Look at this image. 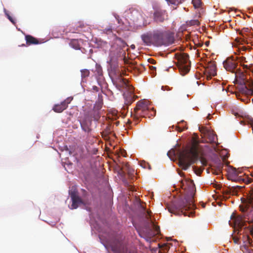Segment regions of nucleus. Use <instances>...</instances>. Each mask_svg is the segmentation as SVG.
Listing matches in <instances>:
<instances>
[{
    "label": "nucleus",
    "instance_id": "nucleus-1",
    "mask_svg": "<svg viewBox=\"0 0 253 253\" xmlns=\"http://www.w3.org/2000/svg\"><path fill=\"white\" fill-rule=\"evenodd\" d=\"M180 187L184 191V197L177 203L168 207L169 211L175 215L183 214L184 216L193 217L195 215L194 195L195 187L192 180L187 179L179 181Z\"/></svg>",
    "mask_w": 253,
    "mask_h": 253
},
{
    "label": "nucleus",
    "instance_id": "nucleus-2",
    "mask_svg": "<svg viewBox=\"0 0 253 253\" xmlns=\"http://www.w3.org/2000/svg\"><path fill=\"white\" fill-rule=\"evenodd\" d=\"M200 149L198 135L193 137L190 147H187L178 152L179 165L184 170L187 169L199 159Z\"/></svg>",
    "mask_w": 253,
    "mask_h": 253
},
{
    "label": "nucleus",
    "instance_id": "nucleus-3",
    "mask_svg": "<svg viewBox=\"0 0 253 253\" xmlns=\"http://www.w3.org/2000/svg\"><path fill=\"white\" fill-rule=\"evenodd\" d=\"M103 104L102 96H98L97 101L95 102L93 108L84 110V117L80 124L82 129L88 134L92 131L91 128L92 121H97L100 118V109L102 107Z\"/></svg>",
    "mask_w": 253,
    "mask_h": 253
},
{
    "label": "nucleus",
    "instance_id": "nucleus-4",
    "mask_svg": "<svg viewBox=\"0 0 253 253\" xmlns=\"http://www.w3.org/2000/svg\"><path fill=\"white\" fill-rule=\"evenodd\" d=\"M244 207L242 208L240 207L242 211L248 213L244 215V219L241 216L236 217L233 215L231 216V219L233 220L234 227L238 229V230L242 228H247L246 219L249 220V222H253V211L252 210L253 207V187L252 188L248 197L247 202L244 204Z\"/></svg>",
    "mask_w": 253,
    "mask_h": 253
},
{
    "label": "nucleus",
    "instance_id": "nucleus-5",
    "mask_svg": "<svg viewBox=\"0 0 253 253\" xmlns=\"http://www.w3.org/2000/svg\"><path fill=\"white\" fill-rule=\"evenodd\" d=\"M143 211L146 218L145 227L146 232H140L139 235L141 237L146 238L147 241H149L152 237L160 232V229L159 226L156 225L150 218L151 211H145L144 208Z\"/></svg>",
    "mask_w": 253,
    "mask_h": 253
},
{
    "label": "nucleus",
    "instance_id": "nucleus-6",
    "mask_svg": "<svg viewBox=\"0 0 253 253\" xmlns=\"http://www.w3.org/2000/svg\"><path fill=\"white\" fill-rule=\"evenodd\" d=\"M174 34L170 31H154V45L161 46H168L174 42Z\"/></svg>",
    "mask_w": 253,
    "mask_h": 253
},
{
    "label": "nucleus",
    "instance_id": "nucleus-7",
    "mask_svg": "<svg viewBox=\"0 0 253 253\" xmlns=\"http://www.w3.org/2000/svg\"><path fill=\"white\" fill-rule=\"evenodd\" d=\"M177 64L180 72L184 75L190 70L189 55L186 53H182L177 56Z\"/></svg>",
    "mask_w": 253,
    "mask_h": 253
},
{
    "label": "nucleus",
    "instance_id": "nucleus-8",
    "mask_svg": "<svg viewBox=\"0 0 253 253\" xmlns=\"http://www.w3.org/2000/svg\"><path fill=\"white\" fill-rule=\"evenodd\" d=\"M239 173L237 170L235 169H232L228 172V179L234 181H242L246 184H250L253 181L252 178L247 175L242 177L239 176Z\"/></svg>",
    "mask_w": 253,
    "mask_h": 253
},
{
    "label": "nucleus",
    "instance_id": "nucleus-9",
    "mask_svg": "<svg viewBox=\"0 0 253 253\" xmlns=\"http://www.w3.org/2000/svg\"><path fill=\"white\" fill-rule=\"evenodd\" d=\"M150 101L147 99H142L139 101L134 109V115L136 117H142L145 112L149 109Z\"/></svg>",
    "mask_w": 253,
    "mask_h": 253
},
{
    "label": "nucleus",
    "instance_id": "nucleus-10",
    "mask_svg": "<svg viewBox=\"0 0 253 253\" xmlns=\"http://www.w3.org/2000/svg\"><path fill=\"white\" fill-rule=\"evenodd\" d=\"M224 68L227 71L232 73L235 72L238 62L236 58L233 57H229L223 63Z\"/></svg>",
    "mask_w": 253,
    "mask_h": 253
},
{
    "label": "nucleus",
    "instance_id": "nucleus-11",
    "mask_svg": "<svg viewBox=\"0 0 253 253\" xmlns=\"http://www.w3.org/2000/svg\"><path fill=\"white\" fill-rule=\"evenodd\" d=\"M70 194L72 201V204L71 205V209H76L79 207L80 205L84 204L83 200L79 196L78 193L77 191H72Z\"/></svg>",
    "mask_w": 253,
    "mask_h": 253
},
{
    "label": "nucleus",
    "instance_id": "nucleus-12",
    "mask_svg": "<svg viewBox=\"0 0 253 253\" xmlns=\"http://www.w3.org/2000/svg\"><path fill=\"white\" fill-rule=\"evenodd\" d=\"M168 14L165 10L158 9L154 13V20L157 22H163L168 19Z\"/></svg>",
    "mask_w": 253,
    "mask_h": 253
},
{
    "label": "nucleus",
    "instance_id": "nucleus-13",
    "mask_svg": "<svg viewBox=\"0 0 253 253\" xmlns=\"http://www.w3.org/2000/svg\"><path fill=\"white\" fill-rule=\"evenodd\" d=\"M117 82L122 85V86L126 87L128 91L129 95H132L135 93H139V92H135L134 88L127 84L126 81L125 79L122 78L121 75L120 74L118 78L117 79Z\"/></svg>",
    "mask_w": 253,
    "mask_h": 253
},
{
    "label": "nucleus",
    "instance_id": "nucleus-14",
    "mask_svg": "<svg viewBox=\"0 0 253 253\" xmlns=\"http://www.w3.org/2000/svg\"><path fill=\"white\" fill-rule=\"evenodd\" d=\"M73 100V97L70 96L68 97L65 100L62 102L60 104L55 105L53 110L54 112L61 113L68 106V104Z\"/></svg>",
    "mask_w": 253,
    "mask_h": 253
},
{
    "label": "nucleus",
    "instance_id": "nucleus-15",
    "mask_svg": "<svg viewBox=\"0 0 253 253\" xmlns=\"http://www.w3.org/2000/svg\"><path fill=\"white\" fill-rule=\"evenodd\" d=\"M144 43L146 45H154V32L153 33H147L141 36Z\"/></svg>",
    "mask_w": 253,
    "mask_h": 253
},
{
    "label": "nucleus",
    "instance_id": "nucleus-16",
    "mask_svg": "<svg viewBox=\"0 0 253 253\" xmlns=\"http://www.w3.org/2000/svg\"><path fill=\"white\" fill-rule=\"evenodd\" d=\"M240 91L244 95H253V86L252 84H241L239 88Z\"/></svg>",
    "mask_w": 253,
    "mask_h": 253
},
{
    "label": "nucleus",
    "instance_id": "nucleus-17",
    "mask_svg": "<svg viewBox=\"0 0 253 253\" xmlns=\"http://www.w3.org/2000/svg\"><path fill=\"white\" fill-rule=\"evenodd\" d=\"M206 70L209 74L211 76H215L216 75V65L215 61H211L207 64Z\"/></svg>",
    "mask_w": 253,
    "mask_h": 253
},
{
    "label": "nucleus",
    "instance_id": "nucleus-18",
    "mask_svg": "<svg viewBox=\"0 0 253 253\" xmlns=\"http://www.w3.org/2000/svg\"><path fill=\"white\" fill-rule=\"evenodd\" d=\"M25 40L26 41L27 45L31 44H38L40 43L39 40L31 35H26Z\"/></svg>",
    "mask_w": 253,
    "mask_h": 253
},
{
    "label": "nucleus",
    "instance_id": "nucleus-19",
    "mask_svg": "<svg viewBox=\"0 0 253 253\" xmlns=\"http://www.w3.org/2000/svg\"><path fill=\"white\" fill-rule=\"evenodd\" d=\"M214 167L215 168L216 170V174H218L221 172L223 167V164L219 158H217L215 160L214 162Z\"/></svg>",
    "mask_w": 253,
    "mask_h": 253
},
{
    "label": "nucleus",
    "instance_id": "nucleus-20",
    "mask_svg": "<svg viewBox=\"0 0 253 253\" xmlns=\"http://www.w3.org/2000/svg\"><path fill=\"white\" fill-rule=\"evenodd\" d=\"M205 137L208 139V142L211 143H215L216 135L213 132L208 131L205 133Z\"/></svg>",
    "mask_w": 253,
    "mask_h": 253
},
{
    "label": "nucleus",
    "instance_id": "nucleus-21",
    "mask_svg": "<svg viewBox=\"0 0 253 253\" xmlns=\"http://www.w3.org/2000/svg\"><path fill=\"white\" fill-rule=\"evenodd\" d=\"M234 73L235 74L236 78H239L240 79L243 80V82L246 80V77L245 73L241 71L240 69H237Z\"/></svg>",
    "mask_w": 253,
    "mask_h": 253
},
{
    "label": "nucleus",
    "instance_id": "nucleus-22",
    "mask_svg": "<svg viewBox=\"0 0 253 253\" xmlns=\"http://www.w3.org/2000/svg\"><path fill=\"white\" fill-rule=\"evenodd\" d=\"M124 104L126 106L130 105L134 100L133 96H123Z\"/></svg>",
    "mask_w": 253,
    "mask_h": 253
},
{
    "label": "nucleus",
    "instance_id": "nucleus-23",
    "mask_svg": "<svg viewBox=\"0 0 253 253\" xmlns=\"http://www.w3.org/2000/svg\"><path fill=\"white\" fill-rule=\"evenodd\" d=\"M69 44L71 46L75 49H80V44L78 40L72 39L71 40Z\"/></svg>",
    "mask_w": 253,
    "mask_h": 253
},
{
    "label": "nucleus",
    "instance_id": "nucleus-24",
    "mask_svg": "<svg viewBox=\"0 0 253 253\" xmlns=\"http://www.w3.org/2000/svg\"><path fill=\"white\" fill-rule=\"evenodd\" d=\"M95 75L100 77L103 75L102 69L101 66L98 64L95 65V70L94 71Z\"/></svg>",
    "mask_w": 253,
    "mask_h": 253
},
{
    "label": "nucleus",
    "instance_id": "nucleus-25",
    "mask_svg": "<svg viewBox=\"0 0 253 253\" xmlns=\"http://www.w3.org/2000/svg\"><path fill=\"white\" fill-rule=\"evenodd\" d=\"M140 15L139 12L136 10H132L131 11V18L134 21H137L138 17Z\"/></svg>",
    "mask_w": 253,
    "mask_h": 253
},
{
    "label": "nucleus",
    "instance_id": "nucleus-26",
    "mask_svg": "<svg viewBox=\"0 0 253 253\" xmlns=\"http://www.w3.org/2000/svg\"><path fill=\"white\" fill-rule=\"evenodd\" d=\"M238 99L241 100L242 101L247 103L250 101L249 96H236Z\"/></svg>",
    "mask_w": 253,
    "mask_h": 253
},
{
    "label": "nucleus",
    "instance_id": "nucleus-27",
    "mask_svg": "<svg viewBox=\"0 0 253 253\" xmlns=\"http://www.w3.org/2000/svg\"><path fill=\"white\" fill-rule=\"evenodd\" d=\"M81 77L82 78L83 80L85 78L89 76L90 72L87 69H83L81 71Z\"/></svg>",
    "mask_w": 253,
    "mask_h": 253
},
{
    "label": "nucleus",
    "instance_id": "nucleus-28",
    "mask_svg": "<svg viewBox=\"0 0 253 253\" xmlns=\"http://www.w3.org/2000/svg\"><path fill=\"white\" fill-rule=\"evenodd\" d=\"M130 168V166L128 163H125L123 164V165L122 166V170L123 173H127V172L128 171Z\"/></svg>",
    "mask_w": 253,
    "mask_h": 253
},
{
    "label": "nucleus",
    "instance_id": "nucleus-29",
    "mask_svg": "<svg viewBox=\"0 0 253 253\" xmlns=\"http://www.w3.org/2000/svg\"><path fill=\"white\" fill-rule=\"evenodd\" d=\"M192 3L195 8L200 7L202 4L201 0H193Z\"/></svg>",
    "mask_w": 253,
    "mask_h": 253
},
{
    "label": "nucleus",
    "instance_id": "nucleus-30",
    "mask_svg": "<svg viewBox=\"0 0 253 253\" xmlns=\"http://www.w3.org/2000/svg\"><path fill=\"white\" fill-rule=\"evenodd\" d=\"M168 1V2L169 4H172L174 5H178L181 3L184 0H166Z\"/></svg>",
    "mask_w": 253,
    "mask_h": 253
},
{
    "label": "nucleus",
    "instance_id": "nucleus-31",
    "mask_svg": "<svg viewBox=\"0 0 253 253\" xmlns=\"http://www.w3.org/2000/svg\"><path fill=\"white\" fill-rule=\"evenodd\" d=\"M112 250L113 251L117 252L118 253H127V252L125 251H122L120 247H112Z\"/></svg>",
    "mask_w": 253,
    "mask_h": 253
},
{
    "label": "nucleus",
    "instance_id": "nucleus-32",
    "mask_svg": "<svg viewBox=\"0 0 253 253\" xmlns=\"http://www.w3.org/2000/svg\"><path fill=\"white\" fill-rule=\"evenodd\" d=\"M134 173H135L134 169L131 167L129 168V170L127 172V174L128 175V176L129 177L133 176Z\"/></svg>",
    "mask_w": 253,
    "mask_h": 253
},
{
    "label": "nucleus",
    "instance_id": "nucleus-33",
    "mask_svg": "<svg viewBox=\"0 0 253 253\" xmlns=\"http://www.w3.org/2000/svg\"><path fill=\"white\" fill-rule=\"evenodd\" d=\"M134 173H135L134 169L131 167L129 168V170L127 172V174L128 175V176L129 177L133 176Z\"/></svg>",
    "mask_w": 253,
    "mask_h": 253
},
{
    "label": "nucleus",
    "instance_id": "nucleus-34",
    "mask_svg": "<svg viewBox=\"0 0 253 253\" xmlns=\"http://www.w3.org/2000/svg\"><path fill=\"white\" fill-rule=\"evenodd\" d=\"M5 14L7 16V18L14 24H15V22L14 20L12 18L11 16H10L7 12V11L4 9Z\"/></svg>",
    "mask_w": 253,
    "mask_h": 253
},
{
    "label": "nucleus",
    "instance_id": "nucleus-35",
    "mask_svg": "<svg viewBox=\"0 0 253 253\" xmlns=\"http://www.w3.org/2000/svg\"><path fill=\"white\" fill-rule=\"evenodd\" d=\"M104 33L106 34H109L112 32V27H109L108 28H105L103 30Z\"/></svg>",
    "mask_w": 253,
    "mask_h": 253
},
{
    "label": "nucleus",
    "instance_id": "nucleus-36",
    "mask_svg": "<svg viewBox=\"0 0 253 253\" xmlns=\"http://www.w3.org/2000/svg\"><path fill=\"white\" fill-rule=\"evenodd\" d=\"M200 161H201V164L203 166H206L207 165V161L206 160V159L203 158H201L200 159Z\"/></svg>",
    "mask_w": 253,
    "mask_h": 253
},
{
    "label": "nucleus",
    "instance_id": "nucleus-37",
    "mask_svg": "<svg viewBox=\"0 0 253 253\" xmlns=\"http://www.w3.org/2000/svg\"><path fill=\"white\" fill-rule=\"evenodd\" d=\"M77 27H79V28H83L84 27V24H83V23H81V22H79L78 23V25L77 26Z\"/></svg>",
    "mask_w": 253,
    "mask_h": 253
},
{
    "label": "nucleus",
    "instance_id": "nucleus-38",
    "mask_svg": "<svg viewBox=\"0 0 253 253\" xmlns=\"http://www.w3.org/2000/svg\"><path fill=\"white\" fill-rule=\"evenodd\" d=\"M121 155L123 156V157H126V152L125 151H123L121 152Z\"/></svg>",
    "mask_w": 253,
    "mask_h": 253
},
{
    "label": "nucleus",
    "instance_id": "nucleus-39",
    "mask_svg": "<svg viewBox=\"0 0 253 253\" xmlns=\"http://www.w3.org/2000/svg\"><path fill=\"white\" fill-rule=\"evenodd\" d=\"M244 186H237L236 187V188L238 189V190H240L242 188H243Z\"/></svg>",
    "mask_w": 253,
    "mask_h": 253
},
{
    "label": "nucleus",
    "instance_id": "nucleus-40",
    "mask_svg": "<svg viewBox=\"0 0 253 253\" xmlns=\"http://www.w3.org/2000/svg\"><path fill=\"white\" fill-rule=\"evenodd\" d=\"M92 89L94 90H98V88L96 86H93Z\"/></svg>",
    "mask_w": 253,
    "mask_h": 253
},
{
    "label": "nucleus",
    "instance_id": "nucleus-41",
    "mask_svg": "<svg viewBox=\"0 0 253 253\" xmlns=\"http://www.w3.org/2000/svg\"><path fill=\"white\" fill-rule=\"evenodd\" d=\"M252 170L250 171L251 175L253 177V167L251 168Z\"/></svg>",
    "mask_w": 253,
    "mask_h": 253
},
{
    "label": "nucleus",
    "instance_id": "nucleus-42",
    "mask_svg": "<svg viewBox=\"0 0 253 253\" xmlns=\"http://www.w3.org/2000/svg\"><path fill=\"white\" fill-rule=\"evenodd\" d=\"M240 49L242 50L243 51H245L247 49V47L243 46Z\"/></svg>",
    "mask_w": 253,
    "mask_h": 253
},
{
    "label": "nucleus",
    "instance_id": "nucleus-43",
    "mask_svg": "<svg viewBox=\"0 0 253 253\" xmlns=\"http://www.w3.org/2000/svg\"><path fill=\"white\" fill-rule=\"evenodd\" d=\"M245 60V57H242L241 58V59L240 61H244Z\"/></svg>",
    "mask_w": 253,
    "mask_h": 253
},
{
    "label": "nucleus",
    "instance_id": "nucleus-44",
    "mask_svg": "<svg viewBox=\"0 0 253 253\" xmlns=\"http://www.w3.org/2000/svg\"><path fill=\"white\" fill-rule=\"evenodd\" d=\"M164 88H167V86H165V87H164V86H162V89H164H164H164Z\"/></svg>",
    "mask_w": 253,
    "mask_h": 253
},
{
    "label": "nucleus",
    "instance_id": "nucleus-45",
    "mask_svg": "<svg viewBox=\"0 0 253 253\" xmlns=\"http://www.w3.org/2000/svg\"><path fill=\"white\" fill-rule=\"evenodd\" d=\"M117 20L118 21V23H120V20L119 19H117Z\"/></svg>",
    "mask_w": 253,
    "mask_h": 253
},
{
    "label": "nucleus",
    "instance_id": "nucleus-46",
    "mask_svg": "<svg viewBox=\"0 0 253 253\" xmlns=\"http://www.w3.org/2000/svg\"><path fill=\"white\" fill-rule=\"evenodd\" d=\"M198 23V21H195V23L196 24V23Z\"/></svg>",
    "mask_w": 253,
    "mask_h": 253
},
{
    "label": "nucleus",
    "instance_id": "nucleus-47",
    "mask_svg": "<svg viewBox=\"0 0 253 253\" xmlns=\"http://www.w3.org/2000/svg\"><path fill=\"white\" fill-rule=\"evenodd\" d=\"M131 47H132V48H134V45H132Z\"/></svg>",
    "mask_w": 253,
    "mask_h": 253
},
{
    "label": "nucleus",
    "instance_id": "nucleus-48",
    "mask_svg": "<svg viewBox=\"0 0 253 253\" xmlns=\"http://www.w3.org/2000/svg\"><path fill=\"white\" fill-rule=\"evenodd\" d=\"M21 46H25L24 44H22Z\"/></svg>",
    "mask_w": 253,
    "mask_h": 253
},
{
    "label": "nucleus",
    "instance_id": "nucleus-49",
    "mask_svg": "<svg viewBox=\"0 0 253 253\" xmlns=\"http://www.w3.org/2000/svg\"><path fill=\"white\" fill-rule=\"evenodd\" d=\"M252 102H253V98L252 99Z\"/></svg>",
    "mask_w": 253,
    "mask_h": 253
}]
</instances>
